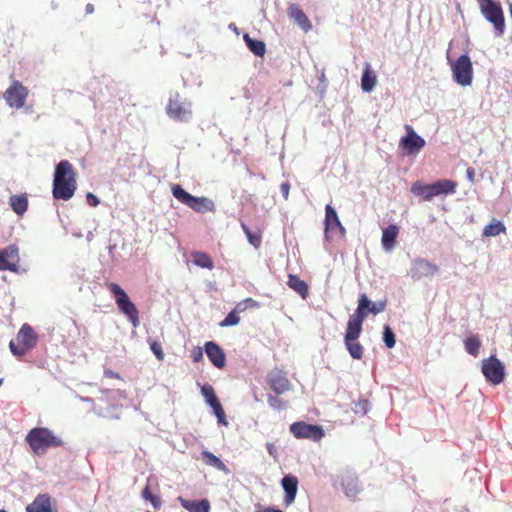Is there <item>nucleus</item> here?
<instances>
[{
	"instance_id": "obj_13",
	"label": "nucleus",
	"mask_w": 512,
	"mask_h": 512,
	"mask_svg": "<svg viewBox=\"0 0 512 512\" xmlns=\"http://www.w3.org/2000/svg\"><path fill=\"white\" fill-rule=\"evenodd\" d=\"M324 223L326 240L330 241L335 236L339 238H343L345 236V228L341 224L337 212L329 204H327L325 207Z\"/></svg>"
},
{
	"instance_id": "obj_21",
	"label": "nucleus",
	"mask_w": 512,
	"mask_h": 512,
	"mask_svg": "<svg viewBox=\"0 0 512 512\" xmlns=\"http://www.w3.org/2000/svg\"><path fill=\"white\" fill-rule=\"evenodd\" d=\"M281 485L285 492L284 503L286 506H289L295 501L298 491V479L296 476L286 475L281 480Z\"/></svg>"
},
{
	"instance_id": "obj_46",
	"label": "nucleus",
	"mask_w": 512,
	"mask_h": 512,
	"mask_svg": "<svg viewBox=\"0 0 512 512\" xmlns=\"http://www.w3.org/2000/svg\"><path fill=\"white\" fill-rule=\"evenodd\" d=\"M86 199H87V203L90 205V206H97L99 204V199L97 196H95L94 194L92 193H88L86 195Z\"/></svg>"
},
{
	"instance_id": "obj_49",
	"label": "nucleus",
	"mask_w": 512,
	"mask_h": 512,
	"mask_svg": "<svg viewBox=\"0 0 512 512\" xmlns=\"http://www.w3.org/2000/svg\"><path fill=\"white\" fill-rule=\"evenodd\" d=\"M255 512H283L280 509L274 507H259Z\"/></svg>"
},
{
	"instance_id": "obj_35",
	"label": "nucleus",
	"mask_w": 512,
	"mask_h": 512,
	"mask_svg": "<svg viewBox=\"0 0 512 512\" xmlns=\"http://www.w3.org/2000/svg\"><path fill=\"white\" fill-rule=\"evenodd\" d=\"M209 405L213 409L214 414L216 415V417L218 419V422L226 425L227 424V422L225 420L226 415H225L224 409H223L221 403L219 402L218 398L210 401Z\"/></svg>"
},
{
	"instance_id": "obj_41",
	"label": "nucleus",
	"mask_w": 512,
	"mask_h": 512,
	"mask_svg": "<svg viewBox=\"0 0 512 512\" xmlns=\"http://www.w3.org/2000/svg\"><path fill=\"white\" fill-rule=\"evenodd\" d=\"M240 322V317L233 310L219 323L221 327L235 326Z\"/></svg>"
},
{
	"instance_id": "obj_44",
	"label": "nucleus",
	"mask_w": 512,
	"mask_h": 512,
	"mask_svg": "<svg viewBox=\"0 0 512 512\" xmlns=\"http://www.w3.org/2000/svg\"><path fill=\"white\" fill-rule=\"evenodd\" d=\"M201 393L205 397V400L208 404L210 403V401L217 399L215 391L213 387L210 385H204L201 388Z\"/></svg>"
},
{
	"instance_id": "obj_32",
	"label": "nucleus",
	"mask_w": 512,
	"mask_h": 512,
	"mask_svg": "<svg viewBox=\"0 0 512 512\" xmlns=\"http://www.w3.org/2000/svg\"><path fill=\"white\" fill-rule=\"evenodd\" d=\"M342 486L347 496H355L359 491L356 477H347L346 480L342 482Z\"/></svg>"
},
{
	"instance_id": "obj_43",
	"label": "nucleus",
	"mask_w": 512,
	"mask_h": 512,
	"mask_svg": "<svg viewBox=\"0 0 512 512\" xmlns=\"http://www.w3.org/2000/svg\"><path fill=\"white\" fill-rule=\"evenodd\" d=\"M150 348L158 360L162 361L164 359L165 355L160 342L156 340L151 341Z\"/></svg>"
},
{
	"instance_id": "obj_7",
	"label": "nucleus",
	"mask_w": 512,
	"mask_h": 512,
	"mask_svg": "<svg viewBox=\"0 0 512 512\" xmlns=\"http://www.w3.org/2000/svg\"><path fill=\"white\" fill-rule=\"evenodd\" d=\"M484 18L494 27L495 36L502 37L505 32V18L502 7L494 0H477Z\"/></svg>"
},
{
	"instance_id": "obj_36",
	"label": "nucleus",
	"mask_w": 512,
	"mask_h": 512,
	"mask_svg": "<svg viewBox=\"0 0 512 512\" xmlns=\"http://www.w3.org/2000/svg\"><path fill=\"white\" fill-rule=\"evenodd\" d=\"M209 405L213 409L214 414L216 415V417L218 419V422L226 425L227 424V422L225 420L226 415H225L224 409H223L221 403L219 402L218 398L210 401Z\"/></svg>"
},
{
	"instance_id": "obj_45",
	"label": "nucleus",
	"mask_w": 512,
	"mask_h": 512,
	"mask_svg": "<svg viewBox=\"0 0 512 512\" xmlns=\"http://www.w3.org/2000/svg\"><path fill=\"white\" fill-rule=\"evenodd\" d=\"M191 358L194 362H199L203 358V351L202 348L197 347L195 348L191 353Z\"/></svg>"
},
{
	"instance_id": "obj_51",
	"label": "nucleus",
	"mask_w": 512,
	"mask_h": 512,
	"mask_svg": "<svg viewBox=\"0 0 512 512\" xmlns=\"http://www.w3.org/2000/svg\"><path fill=\"white\" fill-rule=\"evenodd\" d=\"M243 302L247 305V308L257 307L258 303L252 298H246Z\"/></svg>"
},
{
	"instance_id": "obj_56",
	"label": "nucleus",
	"mask_w": 512,
	"mask_h": 512,
	"mask_svg": "<svg viewBox=\"0 0 512 512\" xmlns=\"http://www.w3.org/2000/svg\"><path fill=\"white\" fill-rule=\"evenodd\" d=\"M0 512H7L6 510H0Z\"/></svg>"
},
{
	"instance_id": "obj_1",
	"label": "nucleus",
	"mask_w": 512,
	"mask_h": 512,
	"mask_svg": "<svg viewBox=\"0 0 512 512\" xmlns=\"http://www.w3.org/2000/svg\"><path fill=\"white\" fill-rule=\"evenodd\" d=\"M386 300L373 303L366 294H361L358 299L357 308L347 322V328L344 335V343L350 356L353 359L360 360L364 354V347L358 341L365 319L368 314L377 315L386 308Z\"/></svg>"
},
{
	"instance_id": "obj_31",
	"label": "nucleus",
	"mask_w": 512,
	"mask_h": 512,
	"mask_svg": "<svg viewBox=\"0 0 512 512\" xmlns=\"http://www.w3.org/2000/svg\"><path fill=\"white\" fill-rule=\"evenodd\" d=\"M464 346L467 353L474 357H477L481 347L480 338L476 335H472L465 339Z\"/></svg>"
},
{
	"instance_id": "obj_16",
	"label": "nucleus",
	"mask_w": 512,
	"mask_h": 512,
	"mask_svg": "<svg viewBox=\"0 0 512 512\" xmlns=\"http://www.w3.org/2000/svg\"><path fill=\"white\" fill-rule=\"evenodd\" d=\"M405 129L406 135L401 138L400 147L408 155L418 153L425 146V140L410 125H406Z\"/></svg>"
},
{
	"instance_id": "obj_27",
	"label": "nucleus",
	"mask_w": 512,
	"mask_h": 512,
	"mask_svg": "<svg viewBox=\"0 0 512 512\" xmlns=\"http://www.w3.org/2000/svg\"><path fill=\"white\" fill-rule=\"evenodd\" d=\"M9 205L17 215L22 216L28 209V199L26 194L10 196Z\"/></svg>"
},
{
	"instance_id": "obj_15",
	"label": "nucleus",
	"mask_w": 512,
	"mask_h": 512,
	"mask_svg": "<svg viewBox=\"0 0 512 512\" xmlns=\"http://www.w3.org/2000/svg\"><path fill=\"white\" fill-rule=\"evenodd\" d=\"M267 384L269 388L277 395L288 392L292 384L287 377V373L281 369H273L267 374Z\"/></svg>"
},
{
	"instance_id": "obj_54",
	"label": "nucleus",
	"mask_w": 512,
	"mask_h": 512,
	"mask_svg": "<svg viewBox=\"0 0 512 512\" xmlns=\"http://www.w3.org/2000/svg\"><path fill=\"white\" fill-rule=\"evenodd\" d=\"M467 176H468L470 181H473L474 180V176H475L474 169H472V168L467 169Z\"/></svg>"
},
{
	"instance_id": "obj_37",
	"label": "nucleus",
	"mask_w": 512,
	"mask_h": 512,
	"mask_svg": "<svg viewBox=\"0 0 512 512\" xmlns=\"http://www.w3.org/2000/svg\"><path fill=\"white\" fill-rule=\"evenodd\" d=\"M209 405L213 409L214 414L216 415V417L218 419V422L226 425L227 424V422L225 420L226 415H225L224 409H223L221 403L219 402L218 398L210 401Z\"/></svg>"
},
{
	"instance_id": "obj_42",
	"label": "nucleus",
	"mask_w": 512,
	"mask_h": 512,
	"mask_svg": "<svg viewBox=\"0 0 512 512\" xmlns=\"http://www.w3.org/2000/svg\"><path fill=\"white\" fill-rule=\"evenodd\" d=\"M370 408V403L367 399H359L354 403L353 411L356 414L365 415Z\"/></svg>"
},
{
	"instance_id": "obj_47",
	"label": "nucleus",
	"mask_w": 512,
	"mask_h": 512,
	"mask_svg": "<svg viewBox=\"0 0 512 512\" xmlns=\"http://www.w3.org/2000/svg\"><path fill=\"white\" fill-rule=\"evenodd\" d=\"M281 193L285 199L289 196L290 185L288 183H282L280 186Z\"/></svg>"
},
{
	"instance_id": "obj_5",
	"label": "nucleus",
	"mask_w": 512,
	"mask_h": 512,
	"mask_svg": "<svg viewBox=\"0 0 512 512\" xmlns=\"http://www.w3.org/2000/svg\"><path fill=\"white\" fill-rule=\"evenodd\" d=\"M106 287L113 295L118 309L129 319L134 327L139 325V311L136 305L130 301L127 293L115 282L106 283Z\"/></svg>"
},
{
	"instance_id": "obj_11",
	"label": "nucleus",
	"mask_w": 512,
	"mask_h": 512,
	"mask_svg": "<svg viewBox=\"0 0 512 512\" xmlns=\"http://www.w3.org/2000/svg\"><path fill=\"white\" fill-rule=\"evenodd\" d=\"M481 370L486 380L493 385H498L504 380L505 367L496 356L484 359Z\"/></svg>"
},
{
	"instance_id": "obj_40",
	"label": "nucleus",
	"mask_w": 512,
	"mask_h": 512,
	"mask_svg": "<svg viewBox=\"0 0 512 512\" xmlns=\"http://www.w3.org/2000/svg\"><path fill=\"white\" fill-rule=\"evenodd\" d=\"M383 341L388 348H393L396 343L395 334L388 325L383 329Z\"/></svg>"
},
{
	"instance_id": "obj_10",
	"label": "nucleus",
	"mask_w": 512,
	"mask_h": 512,
	"mask_svg": "<svg viewBox=\"0 0 512 512\" xmlns=\"http://www.w3.org/2000/svg\"><path fill=\"white\" fill-rule=\"evenodd\" d=\"M453 78L461 86H469L473 79L472 62L468 55H461L451 64Z\"/></svg>"
},
{
	"instance_id": "obj_3",
	"label": "nucleus",
	"mask_w": 512,
	"mask_h": 512,
	"mask_svg": "<svg viewBox=\"0 0 512 512\" xmlns=\"http://www.w3.org/2000/svg\"><path fill=\"white\" fill-rule=\"evenodd\" d=\"M25 441L35 455H41L50 448H58L64 445L59 436L45 427L31 429L26 435Z\"/></svg>"
},
{
	"instance_id": "obj_24",
	"label": "nucleus",
	"mask_w": 512,
	"mask_h": 512,
	"mask_svg": "<svg viewBox=\"0 0 512 512\" xmlns=\"http://www.w3.org/2000/svg\"><path fill=\"white\" fill-rule=\"evenodd\" d=\"M181 506L189 512H209L210 502L208 499H202L200 501H191L179 496L177 498Z\"/></svg>"
},
{
	"instance_id": "obj_30",
	"label": "nucleus",
	"mask_w": 512,
	"mask_h": 512,
	"mask_svg": "<svg viewBox=\"0 0 512 512\" xmlns=\"http://www.w3.org/2000/svg\"><path fill=\"white\" fill-rule=\"evenodd\" d=\"M193 263L201 268H206L212 270L214 268V263L212 258L205 252L193 251L191 253Z\"/></svg>"
},
{
	"instance_id": "obj_18",
	"label": "nucleus",
	"mask_w": 512,
	"mask_h": 512,
	"mask_svg": "<svg viewBox=\"0 0 512 512\" xmlns=\"http://www.w3.org/2000/svg\"><path fill=\"white\" fill-rule=\"evenodd\" d=\"M205 352L211 363L222 369L226 364V356L223 349L215 342L208 341L205 343Z\"/></svg>"
},
{
	"instance_id": "obj_53",
	"label": "nucleus",
	"mask_w": 512,
	"mask_h": 512,
	"mask_svg": "<svg viewBox=\"0 0 512 512\" xmlns=\"http://www.w3.org/2000/svg\"><path fill=\"white\" fill-rule=\"evenodd\" d=\"M267 450H268L270 455H275L276 448H275L274 444L267 443Z\"/></svg>"
},
{
	"instance_id": "obj_28",
	"label": "nucleus",
	"mask_w": 512,
	"mask_h": 512,
	"mask_svg": "<svg viewBox=\"0 0 512 512\" xmlns=\"http://www.w3.org/2000/svg\"><path fill=\"white\" fill-rule=\"evenodd\" d=\"M249 50L258 57H263L266 52V45L262 40L253 39L248 34L243 37Z\"/></svg>"
},
{
	"instance_id": "obj_6",
	"label": "nucleus",
	"mask_w": 512,
	"mask_h": 512,
	"mask_svg": "<svg viewBox=\"0 0 512 512\" xmlns=\"http://www.w3.org/2000/svg\"><path fill=\"white\" fill-rule=\"evenodd\" d=\"M173 196L182 204L188 206L198 213L213 212L215 205L212 200L207 197H196L185 191L181 185L174 184L171 187Z\"/></svg>"
},
{
	"instance_id": "obj_4",
	"label": "nucleus",
	"mask_w": 512,
	"mask_h": 512,
	"mask_svg": "<svg viewBox=\"0 0 512 512\" xmlns=\"http://www.w3.org/2000/svg\"><path fill=\"white\" fill-rule=\"evenodd\" d=\"M457 182L449 179H440L432 184H424L416 181L411 186V192L425 201H430L436 196L454 194Z\"/></svg>"
},
{
	"instance_id": "obj_38",
	"label": "nucleus",
	"mask_w": 512,
	"mask_h": 512,
	"mask_svg": "<svg viewBox=\"0 0 512 512\" xmlns=\"http://www.w3.org/2000/svg\"><path fill=\"white\" fill-rule=\"evenodd\" d=\"M241 227L244 233L246 234L249 243L253 245L255 248H258L261 245V235L253 233L250 230V228L244 223L241 224Z\"/></svg>"
},
{
	"instance_id": "obj_26",
	"label": "nucleus",
	"mask_w": 512,
	"mask_h": 512,
	"mask_svg": "<svg viewBox=\"0 0 512 512\" xmlns=\"http://www.w3.org/2000/svg\"><path fill=\"white\" fill-rule=\"evenodd\" d=\"M287 285L290 289L298 293L303 299H306L309 294V288L304 280H301L297 275L289 274Z\"/></svg>"
},
{
	"instance_id": "obj_55",
	"label": "nucleus",
	"mask_w": 512,
	"mask_h": 512,
	"mask_svg": "<svg viewBox=\"0 0 512 512\" xmlns=\"http://www.w3.org/2000/svg\"><path fill=\"white\" fill-rule=\"evenodd\" d=\"M509 12H510V15H511V18H512V3L509 5Z\"/></svg>"
},
{
	"instance_id": "obj_34",
	"label": "nucleus",
	"mask_w": 512,
	"mask_h": 512,
	"mask_svg": "<svg viewBox=\"0 0 512 512\" xmlns=\"http://www.w3.org/2000/svg\"><path fill=\"white\" fill-rule=\"evenodd\" d=\"M142 497H143L144 500L150 501L152 506L155 509H159L161 507V505H162V501H161L160 497L154 495L151 492L149 485H146L145 488L143 489Z\"/></svg>"
},
{
	"instance_id": "obj_25",
	"label": "nucleus",
	"mask_w": 512,
	"mask_h": 512,
	"mask_svg": "<svg viewBox=\"0 0 512 512\" xmlns=\"http://www.w3.org/2000/svg\"><path fill=\"white\" fill-rule=\"evenodd\" d=\"M376 83V74L371 69V65L369 63H366L361 77V88L364 92H371L376 86Z\"/></svg>"
},
{
	"instance_id": "obj_9",
	"label": "nucleus",
	"mask_w": 512,
	"mask_h": 512,
	"mask_svg": "<svg viewBox=\"0 0 512 512\" xmlns=\"http://www.w3.org/2000/svg\"><path fill=\"white\" fill-rule=\"evenodd\" d=\"M167 115L175 121H187L191 118V102L182 99L180 94L176 92L169 98L166 106Z\"/></svg>"
},
{
	"instance_id": "obj_8",
	"label": "nucleus",
	"mask_w": 512,
	"mask_h": 512,
	"mask_svg": "<svg viewBox=\"0 0 512 512\" xmlns=\"http://www.w3.org/2000/svg\"><path fill=\"white\" fill-rule=\"evenodd\" d=\"M37 342V336L34 330L28 325L24 324L18 331L15 340L9 343L10 351L15 356H23L31 350Z\"/></svg>"
},
{
	"instance_id": "obj_50",
	"label": "nucleus",
	"mask_w": 512,
	"mask_h": 512,
	"mask_svg": "<svg viewBox=\"0 0 512 512\" xmlns=\"http://www.w3.org/2000/svg\"><path fill=\"white\" fill-rule=\"evenodd\" d=\"M104 374L108 378L121 379L120 375L117 372H114L110 369L105 370Z\"/></svg>"
},
{
	"instance_id": "obj_29",
	"label": "nucleus",
	"mask_w": 512,
	"mask_h": 512,
	"mask_svg": "<svg viewBox=\"0 0 512 512\" xmlns=\"http://www.w3.org/2000/svg\"><path fill=\"white\" fill-rule=\"evenodd\" d=\"M506 233V226L503 222L493 219L488 225H486L483 229L482 236L483 237H495L500 234Z\"/></svg>"
},
{
	"instance_id": "obj_48",
	"label": "nucleus",
	"mask_w": 512,
	"mask_h": 512,
	"mask_svg": "<svg viewBox=\"0 0 512 512\" xmlns=\"http://www.w3.org/2000/svg\"><path fill=\"white\" fill-rule=\"evenodd\" d=\"M246 309H247V305L243 301H241V302L236 304V306L234 307L233 311L235 313L239 314V313L244 312Z\"/></svg>"
},
{
	"instance_id": "obj_23",
	"label": "nucleus",
	"mask_w": 512,
	"mask_h": 512,
	"mask_svg": "<svg viewBox=\"0 0 512 512\" xmlns=\"http://www.w3.org/2000/svg\"><path fill=\"white\" fill-rule=\"evenodd\" d=\"M399 234V227L396 224H390L382 232L381 243L386 251H391L396 246V239Z\"/></svg>"
},
{
	"instance_id": "obj_20",
	"label": "nucleus",
	"mask_w": 512,
	"mask_h": 512,
	"mask_svg": "<svg viewBox=\"0 0 512 512\" xmlns=\"http://www.w3.org/2000/svg\"><path fill=\"white\" fill-rule=\"evenodd\" d=\"M287 15L294 20L305 32L312 29L311 21L298 4L291 3L287 8Z\"/></svg>"
},
{
	"instance_id": "obj_52",
	"label": "nucleus",
	"mask_w": 512,
	"mask_h": 512,
	"mask_svg": "<svg viewBox=\"0 0 512 512\" xmlns=\"http://www.w3.org/2000/svg\"><path fill=\"white\" fill-rule=\"evenodd\" d=\"M94 5L91 4V3H88L86 6H85V12L86 14H92L94 13Z\"/></svg>"
},
{
	"instance_id": "obj_2",
	"label": "nucleus",
	"mask_w": 512,
	"mask_h": 512,
	"mask_svg": "<svg viewBox=\"0 0 512 512\" xmlns=\"http://www.w3.org/2000/svg\"><path fill=\"white\" fill-rule=\"evenodd\" d=\"M76 189V172L73 165L68 160H61L55 168L53 197L67 201L73 197Z\"/></svg>"
},
{
	"instance_id": "obj_19",
	"label": "nucleus",
	"mask_w": 512,
	"mask_h": 512,
	"mask_svg": "<svg viewBox=\"0 0 512 512\" xmlns=\"http://www.w3.org/2000/svg\"><path fill=\"white\" fill-rule=\"evenodd\" d=\"M438 267L425 259H415L411 269L413 278L433 276L438 272Z\"/></svg>"
},
{
	"instance_id": "obj_33",
	"label": "nucleus",
	"mask_w": 512,
	"mask_h": 512,
	"mask_svg": "<svg viewBox=\"0 0 512 512\" xmlns=\"http://www.w3.org/2000/svg\"><path fill=\"white\" fill-rule=\"evenodd\" d=\"M202 458L207 465L213 466L220 470L225 468L224 463L216 455L209 451H203Z\"/></svg>"
},
{
	"instance_id": "obj_17",
	"label": "nucleus",
	"mask_w": 512,
	"mask_h": 512,
	"mask_svg": "<svg viewBox=\"0 0 512 512\" xmlns=\"http://www.w3.org/2000/svg\"><path fill=\"white\" fill-rule=\"evenodd\" d=\"M19 253L16 245H10L0 250V271H17Z\"/></svg>"
},
{
	"instance_id": "obj_14",
	"label": "nucleus",
	"mask_w": 512,
	"mask_h": 512,
	"mask_svg": "<svg viewBox=\"0 0 512 512\" xmlns=\"http://www.w3.org/2000/svg\"><path fill=\"white\" fill-rule=\"evenodd\" d=\"M290 432L297 439H310L320 441L324 437V431L321 426L308 424L304 421H298L290 425Z\"/></svg>"
},
{
	"instance_id": "obj_39",
	"label": "nucleus",
	"mask_w": 512,
	"mask_h": 512,
	"mask_svg": "<svg viewBox=\"0 0 512 512\" xmlns=\"http://www.w3.org/2000/svg\"><path fill=\"white\" fill-rule=\"evenodd\" d=\"M267 402H268L269 406L275 410L286 409V407L288 405V402L281 399L279 397V395H277V394L268 395Z\"/></svg>"
},
{
	"instance_id": "obj_12",
	"label": "nucleus",
	"mask_w": 512,
	"mask_h": 512,
	"mask_svg": "<svg viewBox=\"0 0 512 512\" xmlns=\"http://www.w3.org/2000/svg\"><path fill=\"white\" fill-rule=\"evenodd\" d=\"M28 89L19 81H12L11 85L4 92L3 98L6 104L15 109H21L26 103Z\"/></svg>"
},
{
	"instance_id": "obj_22",
	"label": "nucleus",
	"mask_w": 512,
	"mask_h": 512,
	"mask_svg": "<svg viewBox=\"0 0 512 512\" xmlns=\"http://www.w3.org/2000/svg\"><path fill=\"white\" fill-rule=\"evenodd\" d=\"M26 512H53L51 498L48 494H39L26 506Z\"/></svg>"
}]
</instances>
